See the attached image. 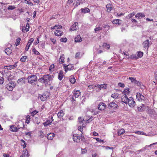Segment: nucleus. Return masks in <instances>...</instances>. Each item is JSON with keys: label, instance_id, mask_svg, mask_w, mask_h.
<instances>
[{"label": "nucleus", "instance_id": "obj_56", "mask_svg": "<svg viewBox=\"0 0 157 157\" xmlns=\"http://www.w3.org/2000/svg\"><path fill=\"white\" fill-rule=\"evenodd\" d=\"M34 39L33 38H31L29 40L28 42L27 43L29 44H30L31 45L32 43L34 41Z\"/></svg>", "mask_w": 157, "mask_h": 157}, {"label": "nucleus", "instance_id": "obj_41", "mask_svg": "<svg viewBox=\"0 0 157 157\" xmlns=\"http://www.w3.org/2000/svg\"><path fill=\"white\" fill-rule=\"evenodd\" d=\"M143 55V52L139 51L137 52V57H138V59L140 58H141L142 57Z\"/></svg>", "mask_w": 157, "mask_h": 157}, {"label": "nucleus", "instance_id": "obj_7", "mask_svg": "<svg viewBox=\"0 0 157 157\" xmlns=\"http://www.w3.org/2000/svg\"><path fill=\"white\" fill-rule=\"evenodd\" d=\"M81 136H80L79 135L77 134H74L73 135V139L74 141L76 142H78L80 141Z\"/></svg>", "mask_w": 157, "mask_h": 157}, {"label": "nucleus", "instance_id": "obj_36", "mask_svg": "<svg viewBox=\"0 0 157 157\" xmlns=\"http://www.w3.org/2000/svg\"><path fill=\"white\" fill-rule=\"evenodd\" d=\"M102 47L104 48H106L107 49H109L110 48V45L109 44H107L106 43H104L102 45Z\"/></svg>", "mask_w": 157, "mask_h": 157}, {"label": "nucleus", "instance_id": "obj_10", "mask_svg": "<svg viewBox=\"0 0 157 157\" xmlns=\"http://www.w3.org/2000/svg\"><path fill=\"white\" fill-rule=\"evenodd\" d=\"M48 97V93L46 92L41 95L40 98L42 101H45Z\"/></svg>", "mask_w": 157, "mask_h": 157}, {"label": "nucleus", "instance_id": "obj_58", "mask_svg": "<svg viewBox=\"0 0 157 157\" xmlns=\"http://www.w3.org/2000/svg\"><path fill=\"white\" fill-rule=\"evenodd\" d=\"M67 39L66 38H62L60 39V41L61 42H66L67 41Z\"/></svg>", "mask_w": 157, "mask_h": 157}, {"label": "nucleus", "instance_id": "obj_23", "mask_svg": "<svg viewBox=\"0 0 157 157\" xmlns=\"http://www.w3.org/2000/svg\"><path fill=\"white\" fill-rule=\"evenodd\" d=\"M85 2V0H77L76 2L75 5V7H76L80 4H82Z\"/></svg>", "mask_w": 157, "mask_h": 157}, {"label": "nucleus", "instance_id": "obj_39", "mask_svg": "<svg viewBox=\"0 0 157 157\" xmlns=\"http://www.w3.org/2000/svg\"><path fill=\"white\" fill-rule=\"evenodd\" d=\"M144 104H142L139 107H137L138 110L140 112L142 111L143 109V107H144Z\"/></svg>", "mask_w": 157, "mask_h": 157}, {"label": "nucleus", "instance_id": "obj_32", "mask_svg": "<svg viewBox=\"0 0 157 157\" xmlns=\"http://www.w3.org/2000/svg\"><path fill=\"white\" fill-rule=\"evenodd\" d=\"M81 12L83 13H86L90 12V9L87 8H85L84 9L81 8Z\"/></svg>", "mask_w": 157, "mask_h": 157}, {"label": "nucleus", "instance_id": "obj_26", "mask_svg": "<svg viewBox=\"0 0 157 157\" xmlns=\"http://www.w3.org/2000/svg\"><path fill=\"white\" fill-rule=\"evenodd\" d=\"M130 89L128 88L125 89L122 92L123 95L126 96L130 93Z\"/></svg>", "mask_w": 157, "mask_h": 157}, {"label": "nucleus", "instance_id": "obj_31", "mask_svg": "<svg viewBox=\"0 0 157 157\" xmlns=\"http://www.w3.org/2000/svg\"><path fill=\"white\" fill-rule=\"evenodd\" d=\"M63 111L62 110H61L57 114L58 117L61 118L63 116Z\"/></svg>", "mask_w": 157, "mask_h": 157}, {"label": "nucleus", "instance_id": "obj_16", "mask_svg": "<svg viewBox=\"0 0 157 157\" xmlns=\"http://www.w3.org/2000/svg\"><path fill=\"white\" fill-rule=\"evenodd\" d=\"M10 130L12 132H17L18 131V128L15 125H12L10 126Z\"/></svg>", "mask_w": 157, "mask_h": 157}, {"label": "nucleus", "instance_id": "obj_51", "mask_svg": "<svg viewBox=\"0 0 157 157\" xmlns=\"http://www.w3.org/2000/svg\"><path fill=\"white\" fill-rule=\"evenodd\" d=\"M16 8L14 6H9L7 8L8 10H13Z\"/></svg>", "mask_w": 157, "mask_h": 157}, {"label": "nucleus", "instance_id": "obj_25", "mask_svg": "<svg viewBox=\"0 0 157 157\" xmlns=\"http://www.w3.org/2000/svg\"><path fill=\"white\" fill-rule=\"evenodd\" d=\"M55 136V134L52 133H50L47 135V138L49 140H52Z\"/></svg>", "mask_w": 157, "mask_h": 157}, {"label": "nucleus", "instance_id": "obj_33", "mask_svg": "<svg viewBox=\"0 0 157 157\" xmlns=\"http://www.w3.org/2000/svg\"><path fill=\"white\" fill-rule=\"evenodd\" d=\"M124 132L125 131L124 129L123 128H121L118 130L117 134L119 136H120L124 133Z\"/></svg>", "mask_w": 157, "mask_h": 157}, {"label": "nucleus", "instance_id": "obj_40", "mask_svg": "<svg viewBox=\"0 0 157 157\" xmlns=\"http://www.w3.org/2000/svg\"><path fill=\"white\" fill-rule=\"evenodd\" d=\"M135 13L134 12H133L127 16L126 18L129 19L132 18L135 15Z\"/></svg>", "mask_w": 157, "mask_h": 157}, {"label": "nucleus", "instance_id": "obj_19", "mask_svg": "<svg viewBox=\"0 0 157 157\" xmlns=\"http://www.w3.org/2000/svg\"><path fill=\"white\" fill-rule=\"evenodd\" d=\"M17 66V63H15L13 65H10L7 66V69L8 70H11L13 69H15Z\"/></svg>", "mask_w": 157, "mask_h": 157}, {"label": "nucleus", "instance_id": "obj_49", "mask_svg": "<svg viewBox=\"0 0 157 157\" xmlns=\"http://www.w3.org/2000/svg\"><path fill=\"white\" fill-rule=\"evenodd\" d=\"M30 116L28 115H27L26 117V123H27V124H29L30 121Z\"/></svg>", "mask_w": 157, "mask_h": 157}, {"label": "nucleus", "instance_id": "obj_44", "mask_svg": "<svg viewBox=\"0 0 157 157\" xmlns=\"http://www.w3.org/2000/svg\"><path fill=\"white\" fill-rule=\"evenodd\" d=\"M78 130L82 132L81 137H83V134L82 132V131H83V127L82 126H78Z\"/></svg>", "mask_w": 157, "mask_h": 157}, {"label": "nucleus", "instance_id": "obj_22", "mask_svg": "<svg viewBox=\"0 0 157 157\" xmlns=\"http://www.w3.org/2000/svg\"><path fill=\"white\" fill-rule=\"evenodd\" d=\"M64 55L62 54L61 55L59 59V63L61 64L63 63L64 62Z\"/></svg>", "mask_w": 157, "mask_h": 157}, {"label": "nucleus", "instance_id": "obj_55", "mask_svg": "<svg viewBox=\"0 0 157 157\" xmlns=\"http://www.w3.org/2000/svg\"><path fill=\"white\" fill-rule=\"evenodd\" d=\"M102 29V28L101 27H96V28L94 29L95 31V32H96L98 31L101 30Z\"/></svg>", "mask_w": 157, "mask_h": 157}, {"label": "nucleus", "instance_id": "obj_29", "mask_svg": "<svg viewBox=\"0 0 157 157\" xmlns=\"http://www.w3.org/2000/svg\"><path fill=\"white\" fill-rule=\"evenodd\" d=\"M120 21L121 20L118 19L113 20L112 21V23L114 24L120 25L121 24Z\"/></svg>", "mask_w": 157, "mask_h": 157}, {"label": "nucleus", "instance_id": "obj_61", "mask_svg": "<svg viewBox=\"0 0 157 157\" xmlns=\"http://www.w3.org/2000/svg\"><path fill=\"white\" fill-rule=\"evenodd\" d=\"M80 54V52H77L75 55V58L76 59H77L78 58H79V56Z\"/></svg>", "mask_w": 157, "mask_h": 157}, {"label": "nucleus", "instance_id": "obj_24", "mask_svg": "<svg viewBox=\"0 0 157 157\" xmlns=\"http://www.w3.org/2000/svg\"><path fill=\"white\" fill-rule=\"evenodd\" d=\"M29 23H27L25 26L23 27L22 29V31L24 32V30H25L26 32H27L29 31Z\"/></svg>", "mask_w": 157, "mask_h": 157}, {"label": "nucleus", "instance_id": "obj_12", "mask_svg": "<svg viewBox=\"0 0 157 157\" xmlns=\"http://www.w3.org/2000/svg\"><path fill=\"white\" fill-rule=\"evenodd\" d=\"M78 23L77 22H75L74 24L71 27L70 30H71V31L76 30L78 29Z\"/></svg>", "mask_w": 157, "mask_h": 157}, {"label": "nucleus", "instance_id": "obj_1", "mask_svg": "<svg viewBox=\"0 0 157 157\" xmlns=\"http://www.w3.org/2000/svg\"><path fill=\"white\" fill-rule=\"evenodd\" d=\"M51 75L49 74L44 75L41 78L38 79V81L43 83H47L50 80Z\"/></svg>", "mask_w": 157, "mask_h": 157}, {"label": "nucleus", "instance_id": "obj_52", "mask_svg": "<svg viewBox=\"0 0 157 157\" xmlns=\"http://www.w3.org/2000/svg\"><path fill=\"white\" fill-rule=\"evenodd\" d=\"M20 124L21 125V127L20 126V124H18L17 127V128L18 130L20 129L21 128H23L24 127V125L23 123H21Z\"/></svg>", "mask_w": 157, "mask_h": 157}, {"label": "nucleus", "instance_id": "obj_28", "mask_svg": "<svg viewBox=\"0 0 157 157\" xmlns=\"http://www.w3.org/2000/svg\"><path fill=\"white\" fill-rule=\"evenodd\" d=\"M5 52L7 55H9L12 53V50L10 48H8L5 49Z\"/></svg>", "mask_w": 157, "mask_h": 157}, {"label": "nucleus", "instance_id": "obj_43", "mask_svg": "<svg viewBox=\"0 0 157 157\" xmlns=\"http://www.w3.org/2000/svg\"><path fill=\"white\" fill-rule=\"evenodd\" d=\"M119 96V94L117 93H114L111 94V97L113 98H117Z\"/></svg>", "mask_w": 157, "mask_h": 157}, {"label": "nucleus", "instance_id": "obj_18", "mask_svg": "<svg viewBox=\"0 0 157 157\" xmlns=\"http://www.w3.org/2000/svg\"><path fill=\"white\" fill-rule=\"evenodd\" d=\"M121 101L122 102L125 103V104L127 103L128 99V98L127 96L123 95L121 97Z\"/></svg>", "mask_w": 157, "mask_h": 157}, {"label": "nucleus", "instance_id": "obj_57", "mask_svg": "<svg viewBox=\"0 0 157 157\" xmlns=\"http://www.w3.org/2000/svg\"><path fill=\"white\" fill-rule=\"evenodd\" d=\"M118 85L121 87H124L125 86L124 84L123 83L119 82Z\"/></svg>", "mask_w": 157, "mask_h": 157}, {"label": "nucleus", "instance_id": "obj_2", "mask_svg": "<svg viewBox=\"0 0 157 157\" xmlns=\"http://www.w3.org/2000/svg\"><path fill=\"white\" fill-rule=\"evenodd\" d=\"M37 78V76L36 75H29L27 78L28 82L32 85H35V82H36Z\"/></svg>", "mask_w": 157, "mask_h": 157}, {"label": "nucleus", "instance_id": "obj_64", "mask_svg": "<svg viewBox=\"0 0 157 157\" xmlns=\"http://www.w3.org/2000/svg\"><path fill=\"white\" fill-rule=\"evenodd\" d=\"M78 121H79V122L80 123H82L83 121H84L83 118L81 117H79L78 118Z\"/></svg>", "mask_w": 157, "mask_h": 157}, {"label": "nucleus", "instance_id": "obj_54", "mask_svg": "<svg viewBox=\"0 0 157 157\" xmlns=\"http://www.w3.org/2000/svg\"><path fill=\"white\" fill-rule=\"evenodd\" d=\"M38 111L35 110H34L31 113V114L32 116H34L35 115H36Z\"/></svg>", "mask_w": 157, "mask_h": 157}, {"label": "nucleus", "instance_id": "obj_59", "mask_svg": "<svg viewBox=\"0 0 157 157\" xmlns=\"http://www.w3.org/2000/svg\"><path fill=\"white\" fill-rule=\"evenodd\" d=\"M30 45H31L30 44H29L27 43V44L26 45L25 47V51H27L28 50Z\"/></svg>", "mask_w": 157, "mask_h": 157}, {"label": "nucleus", "instance_id": "obj_46", "mask_svg": "<svg viewBox=\"0 0 157 157\" xmlns=\"http://www.w3.org/2000/svg\"><path fill=\"white\" fill-rule=\"evenodd\" d=\"M52 123V121L50 120H48L46 122H44V126H47L48 125H49L51 124Z\"/></svg>", "mask_w": 157, "mask_h": 157}, {"label": "nucleus", "instance_id": "obj_60", "mask_svg": "<svg viewBox=\"0 0 157 157\" xmlns=\"http://www.w3.org/2000/svg\"><path fill=\"white\" fill-rule=\"evenodd\" d=\"M134 84L140 86H141V83L139 81H137V80H136V81L135 82Z\"/></svg>", "mask_w": 157, "mask_h": 157}, {"label": "nucleus", "instance_id": "obj_50", "mask_svg": "<svg viewBox=\"0 0 157 157\" xmlns=\"http://www.w3.org/2000/svg\"><path fill=\"white\" fill-rule=\"evenodd\" d=\"M21 38H18L16 39V41L15 43V45L16 46H18L20 44V42L21 41Z\"/></svg>", "mask_w": 157, "mask_h": 157}, {"label": "nucleus", "instance_id": "obj_20", "mask_svg": "<svg viewBox=\"0 0 157 157\" xmlns=\"http://www.w3.org/2000/svg\"><path fill=\"white\" fill-rule=\"evenodd\" d=\"M63 72L62 71H60L58 74V78L60 81H61L63 77Z\"/></svg>", "mask_w": 157, "mask_h": 157}, {"label": "nucleus", "instance_id": "obj_4", "mask_svg": "<svg viewBox=\"0 0 157 157\" xmlns=\"http://www.w3.org/2000/svg\"><path fill=\"white\" fill-rule=\"evenodd\" d=\"M16 85L15 82L11 81L7 84L6 86L7 89L10 91L13 90V89L15 87Z\"/></svg>", "mask_w": 157, "mask_h": 157}, {"label": "nucleus", "instance_id": "obj_17", "mask_svg": "<svg viewBox=\"0 0 157 157\" xmlns=\"http://www.w3.org/2000/svg\"><path fill=\"white\" fill-rule=\"evenodd\" d=\"M145 17V15L143 13H138L135 15L136 18L138 19H140Z\"/></svg>", "mask_w": 157, "mask_h": 157}, {"label": "nucleus", "instance_id": "obj_13", "mask_svg": "<svg viewBox=\"0 0 157 157\" xmlns=\"http://www.w3.org/2000/svg\"><path fill=\"white\" fill-rule=\"evenodd\" d=\"M143 47L146 48L147 49V50L148 49V48L149 47V40H147L145 41H144L143 44Z\"/></svg>", "mask_w": 157, "mask_h": 157}, {"label": "nucleus", "instance_id": "obj_38", "mask_svg": "<svg viewBox=\"0 0 157 157\" xmlns=\"http://www.w3.org/2000/svg\"><path fill=\"white\" fill-rule=\"evenodd\" d=\"M21 145L24 148H25L26 146V144L25 141L23 140H21Z\"/></svg>", "mask_w": 157, "mask_h": 157}, {"label": "nucleus", "instance_id": "obj_6", "mask_svg": "<svg viewBox=\"0 0 157 157\" xmlns=\"http://www.w3.org/2000/svg\"><path fill=\"white\" fill-rule=\"evenodd\" d=\"M127 103L129 106L131 108L134 107L136 105V102L132 97H130L128 98Z\"/></svg>", "mask_w": 157, "mask_h": 157}, {"label": "nucleus", "instance_id": "obj_15", "mask_svg": "<svg viewBox=\"0 0 157 157\" xmlns=\"http://www.w3.org/2000/svg\"><path fill=\"white\" fill-rule=\"evenodd\" d=\"M63 33V32L58 29L56 30L54 32L55 35L57 36H61Z\"/></svg>", "mask_w": 157, "mask_h": 157}, {"label": "nucleus", "instance_id": "obj_8", "mask_svg": "<svg viewBox=\"0 0 157 157\" xmlns=\"http://www.w3.org/2000/svg\"><path fill=\"white\" fill-rule=\"evenodd\" d=\"M136 98L138 100L140 101H142L144 99V97L140 93H137Z\"/></svg>", "mask_w": 157, "mask_h": 157}, {"label": "nucleus", "instance_id": "obj_3", "mask_svg": "<svg viewBox=\"0 0 157 157\" xmlns=\"http://www.w3.org/2000/svg\"><path fill=\"white\" fill-rule=\"evenodd\" d=\"M108 108L109 109L116 110L118 108V106L115 102L112 101L108 104Z\"/></svg>", "mask_w": 157, "mask_h": 157}, {"label": "nucleus", "instance_id": "obj_14", "mask_svg": "<svg viewBox=\"0 0 157 157\" xmlns=\"http://www.w3.org/2000/svg\"><path fill=\"white\" fill-rule=\"evenodd\" d=\"M94 86L97 87V88L100 90L101 88L106 89L107 85L105 84H103L95 85Z\"/></svg>", "mask_w": 157, "mask_h": 157}, {"label": "nucleus", "instance_id": "obj_37", "mask_svg": "<svg viewBox=\"0 0 157 157\" xmlns=\"http://www.w3.org/2000/svg\"><path fill=\"white\" fill-rule=\"evenodd\" d=\"M130 59H138V57H137V56L136 54H133L130 56L128 58Z\"/></svg>", "mask_w": 157, "mask_h": 157}, {"label": "nucleus", "instance_id": "obj_47", "mask_svg": "<svg viewBox=\"0 0 157 157\" xmlns=\"http://www.w3.org/2000/svg\"><path fill=\"white\" fill-rule=\"evenodd\" d=\"M32 52H33L34 54L36 55H40V53L37 51L35 48H33L32 49Z\"/></svg>", "mask_w": 157, "mask_h": 157}, {"label": "nucleus", "instance_id": "obj_9", "mask_svg": "<svg viewBox=\"0 0 157 157\" xmlns=\"http://www.w3.org/2000/svg\"><path fill=\"white\" fill-rule=\"evenodd\" d=\"M106 105L103 102H100L98 105V109L99 110H103L105 109Z\"/></svg>", "mask_w": 157, "mask_h": 157}, {"label": "nucleus", "instance_id": "obj_45", "mask_svg": "<svg viewBox=\"0 0 157 157\" xmlns=\"http://www.w3.org/2000/svg\"><path fill=\"white\" fill-rule=\"evenodd\" d=\"M70 81L72 84H74L76 82V80L75 78L74 77H71L70 78Z\"/></svg>", "mask_w": 157, "mask_h": 157}, {"label": "nucleus", "instance_id": "obj_63", "mask_svg": "<svg viewBox=\"0 0 157 157\" xmlns=\"http://www.w3.org/2000/svg\"><path fill=\"white\" fill-rule=\"evenodd\" d=\"M4 79L2 77L0 76V84H2L3 83Z\"/></svg>", "mask_w": 157, "mask_h": 157}, {"label": "nucleus", "instance_id": "obj_35", "mask_svg": "<svg viewBox=\"0 0 157 157\" xmlns=\"http://www.w3.org/2000/svg\"><path fill=\"white\" fill-rule=\"evenodd\" d=\"M62 26L61 25H55L53 27H52L51 28V29H62Z\"/></svg>", "mask_w": 157, "mask_h": 157}, {"label": "nucleus", "instance_id": "obj_48", "mask_svg": "<svg viewBox=\"0 0 157 157\" xmlns=\"http://www.w3.org/2000/svg\"><path fill=\"white\" fill-rule=\"evenodd\" d=\"M128 79L131 80V82L132 83H135V82L136 81V78H134L132 77H129Z\"/></svg>", "mask_w": 157, "mask_h": 157}, {"label": "nucleus", "instance_id": "obj_30", "mask_svg": "<svg viewBox=\"0 0 157 157\" xmlns=\"http://www.w3.org/2000/svg\"><path fill=\"white\" fill-rule=\"evenodd\" d=\"M111 4H108L106 5V8L107 9V11L108 12H110L112 10Z\"/></svg>", "mask_w": 157, "mask_h": 157}, {"label": "nucleus", "instance_id": "obj_53", "mask_svg": "<svg viewBox=\"0 0 157 157\" xmlns=\"http://www.w3.org/2000/svg\"><path fill=\"white\" fill-rule=\"evenodd\" d=\"M54 67L55 66L54 64H52L49 67V71H53V69L54 68Z\"/></svg>", "mask_w": 157, "mask_h": 157}, {"label": "nucleus", "instance_id": "obj_62", "mask_svg": "<svg viewBox=\"0 0 157 157\" xmlns=\"http://www.w3.org/2000/svg\"><path fill=\"white\" fill-rule=\"evenodd\" d=\"M24 1H25V2L27 4L31 6H33V4L31 2L28 1L26 0H24Z\"/></svg>", "mask_w": 157, "mask_h": 157}, {"label": "nucleus", "instance_id": "obj_21", "mask_svg": "<svg viewBox=\"0 0 157 157\" xmlns=\"http://www.w3.org/2000/svg\"><path fill=\"white\" fill-rule=\"evenodd\" d=\"M29 154L28 152V151L26 149H25L22 152V155L21 156H22L24 157H28L29 156Z\"/></svg>", "mask_w": 157, "mask_h": 157}, {"label": "nucleus", "instance_id": "obj_5", "mask_svg": "<svg viewBox=\"0 0 157 157\" xmlns=\"http://www.w3.org/2000/svg\"><path fill=\"white\" fill-rule=\"evenodd\" d=\"M63 69L66 72L68 71H70L74 69V66L73 64H69L68 65L63 64Z\"/></svg>", "mask_w": 157, "mask_h": 157}, {"label": "nucleus", "instance_id": "obj_11", "mask_svg": "<svg viewBox=\"0 0 157 157\" xmlns=\"http://www.w3.org/2000/svg\"><path fill=\"white\" fill-rule=\"evenodd\" d=\"M73 96L75 98H78L81 95V92L80 90L75 89L73 92Z\"/></svg>", "mask_w": 157, "mask_h": 157}, {"label": "nucleus", "instance_id": "obj_34", "mask_svg": "<svg viewBox=\"0 0 157 157\" xmlns=\"http://www.w3.org/2000/svg\"><path fill=\"white\" fill-rule=\"evenodd\" d=\"M93 117L92 116H86V123H89L92 120Z\"/></svg>", "mask_w": 157, "mask_h": 157}, {"label": "nucleus", "instance_id": "obj_27", "mask_svg": "<svg viewBox=\"0 0 157 157\" xmlns=\"http://www.w3.org/2000/svg\"><path fill=\"white\" fill-rule=\"evenodd\" d=\"M75 41L76 42H81L82 41V38L80 35H78L75 38Z\"/></svg>", "mask_w": 157, "mask_h": 157}, {"label": "nucleus", "instance_id": "obj_42", "mask_svg": "<svg viewBox=\"0 0 157 157\" xmlns=\"http://www.w3.org/2000/svg\"><path fill=\"white\" fill-rule=\"evenodd\" d=\"M27 56H23L20 59L21 61L24 63L25 62L27 59Z\"/></svg>", "mask_w": 157, "mask_h": 157}]
</instances>
